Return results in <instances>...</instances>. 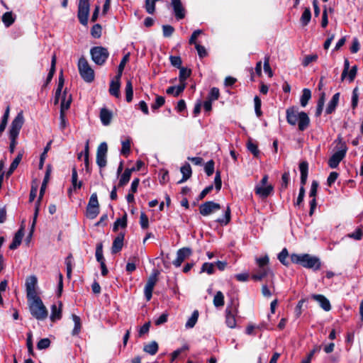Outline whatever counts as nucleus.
I'll use <instances>...</instances> for the list:
<instances>
[{
	"mask_svg": "<svg viewBox=\"0 0 363 363\" xmlns=\"http://www.w3.org/2000/svg\"><path fill=\"white\" fill-rule=\"evenodd\" d=\"M311 298L317 301L320 306L325 311L331 309V305L329 300L322 294H313Z\"/></svg>",
	"mask_w": 363,
	"mask_h": 363,
	"instance_id": "20",
	"label": "nucleus"
},
{
	"mask_svg": "<svg viewBox=\"0 0 363 363\" xmlns=\"http://www.w3.org/2000/svg\"><path fill=\"white\" fill-rule=\"evenodd\" d=\"M269 272V268H259L255 270V273L252 275V279L255 281H261L263 278L267 276Z\"/></svg>",
	"mask_w": 363,
	"mask_h": 363,
	"instance_id": "30",
	"label": "nucleus"
},
{
	"mask_svg": "<svg viewBox=\"0 0 363 363\" xmlns=\"http://www.w3.org/2000/svg\"><path fill=\"white\" fill-rule=\"evenodd\" d=\"M238 301L232 300L230 305L228 306L225 309V323L230 328H234L236 326L235 315L238 313Z\"/></svg>",
	"mask_w": 363,
	"mask_h": 363,
	"instance_id": "7",
	"label": "nucleus"
},
{
	"mask_svg": "<svg viewBox=\"0 0 363 363\" xmlns=\"http://www.w3.org/2000/svg\"><path fill=\"white\" fill-rule=\"evenodd\" d=\"M125 238L124 233H120L113 240L112 247H111V253L116 254L119 252L123 246V240Z\"/></svg>",
	"mask_w": 363,
	"mask_h": 363,
	"instance_id": "19",
	"label": "nucleus"
},
{
	"mask_svg": "<svg viewBox=\"0 0 363 363\" xmlns=\"http://www.w3.org/2000/svg\"><path fill=\"white\" fill-rule=\"evenodd\" d=\"M99 213V203L97 194L93 193L89 200L86 210V216L89 219H94Z\"/></svg>",
	"mask_w": 363,
	"mask_h": 363,
	"instance_id": "9",
	"label": "nucleus"
},
{
	"mask_svg": "<svg viewBox=\"0 0 363 363\" xmlns=\"http://www.w3.org/2000/svg\"><path fill=\"white\" fill-rule=\"evenodd\" d=\"M185 88L186 83H180L177 86H169L166 90V93L167 94H174V96H179L184 91Z\"/></svg>",
	"mask_w": 363,
	"mask_h": 363,
	"instance_id": "29",
	"label": "nucleus"
},
{
	"mask_svg": "<svg viewBox=\"0 0 363 363\" xmlns=\"http://www.w3.org/2000/svg\"><path fill=\"white\" fill-rule=\"evenodd\" d=\"M191 254L192 250L189 247H183L179 249L177 252V258L173 261V264L176 267H180L185 259L191 256Z\"/></svg>",
	"mask_w": 363,
	"mask_h": 363,
	"instance_id": "16",
	"label": "nucleus"
},
{
	"mask_svg": "<svg viewBox=\"0 0 363 363\" xmlns=\"http://www.w3.org/2000/svg\"><path fill=\"white\" fill-rule=\"evenodd\" d=\"M290 259L293 263L301 264L307 269H313L315 271L320 269L321 267L320 259L309 254H291Z\"/></svg>",
	"mask_w": 363,
	"mask_h": 363,
	"instance_id": "1",
	"label": "nucleus"
},
{
	"mask_svg": "<svg viewBox=\"0 0 363 363\" xmlns=\"http://www.w3.org/2000/svg\"><path fill=\"white\" fill-rule=\"evenodd\" d=\"M162 32L164 37L168 38L173 34L174 32V28L170 25H164L162 26Z\"/></svg>",
	"mask_w": 363,
	"mask_h": 363,
	"instance_id": "63",
	"label": "nucleus"
},
{
	"mask_svg": "<svg viewBox=\"0 0 363 363\" xmlns=\"http://www.w3.org/2000/svg\"><path fill=\"white\" fill-rule=\"evenodd\" d=\"M213 304L216 307H220L224 305V296L221 291H218L213 298Z\"/></svg>",
	"mask_w": 363,
	"mask_h": 363,
	"instance_id": "51",
	"label": "nucleus"
},
{
	"mask_svg": "<svg viewBox=\"0 0 363 363\" xmlns=\"http://www.w3.org/2000/svg\"><path fill=\"white\" fill-rule=\"evenodd\" d=\"M50 345V340L48 338H43L37 343V348L40 350L47 349Z\"/></svg>",
	"mask_w": 363,
	"mask_h": 363,
	"instance_id": "60",
	"label": "nucleus"
},
{
	"mask_svg": "<svg viewBox=\"0 0 363 363\" xmlns=\"http://www.w3.org/2000/svg\"><path fill=\"white\" fill-rule=\"evenodd\" d=\"M311 18V12L310 8H306L301 15L300 21L303 26H307Z\"/></svg>",
	"mask_w": 363,
	"mask_h": 363,
	"instance_id": "38",
	"label": "nucleus"
},
{
	"mask_svg": "<svg viewBox=\"0 0 363 363\" xmlns=\"http://www.w3.org/2000/svg\"><path fill=\"white\" fill-rule=\"evenodd\" d=\"M318 58V56L317 54L306 55L303 57L301 64L304 67H308L310 63L316 62Z\"/></svg>",
	"mask_w": 363,
	"mask_h": 363,
	"instance_id": "47",
	"label": "nucleus"
},
{
	"mask_svg": "<svg viewBox=\"0 0 363 363\" xmlns=\"http://www.w3.org/2000/svg\"><path fill=\"white\" fill-rule=\"evenodd\" d=\"M199 318V311L195 310L185 324L186 328H192L196 325Z\"/></svg>",
	"mask_w": 363,
	"mask_h": 363,
	"instance_id": "39",
	"label": "nucleus"
},
{
	"mask_svg": "<svg viewBox=\"0 0 363 363\" xmlns=\"http://www.w3.org/2000/svg\"><path fill=\"white\" fill-rule=\"evenodd\" d=\"M89 9V0H79L77 17L80 23L85 26L88 24Z\"/></svg>",
	"mask_w": 363,
	"mask_h": 363,
	"instance_id": "8",
	"label": "nucleus"
},
{
	"mask_svg": "<svg viewBox=\"0 0 363 363\" xmlns=\"http://www.w3.org/2000/svg\"><path fill=\"white\" fill-rule=\"evenodd\" d=\"M182 174V178L177 182V184H182L189 179L192 174L191 167L189 163H185L180 169Z\"/></svg>",
	"mask_w": 363,
	"mask_h": 363,
	"instance_id": "27",
	"label": "nucleus"
},
{
	"mask_svg": "<svg viewBox=\"0 0 363 363\" xmlns=\"http://www.w3.org/2000/svg\"><path fill=\"white\" fill-rule=\"evenodd\" d=\"M24 220L22 222V224L18 229V230L15 233V235L13 238L12 242L9 245V249L11 250H14L18 247V246L21 244L23 237L24 235Z\"/></svg>",
	"mask_w": 363,
	"mask_h": 363,
	"instance_id": "17",
	"label": "nucleus"
},
{
	"mask_svg": "<svg viewBox=\"0 0 363 363\" xmlns=\"http://www.w3.org/2000/svg\"><path fill=\"white\" fill-rule=\"evenodd\" d=\"M72 255H69L65 259V264L67 269V276L68 278L71 277L72 270Z\"/></svg>",
	"mask_w": 363,
	"mask_h": 363,
	"instance_id": "58",
	"label": "nucleus"
},
{
	"mask_svg": "<svg viewBox=\"0 0 363 363\" xmlns=\"http://www.w3.org/2000/svg\"><path fill=\"white\" fill-rule=\"evenodd\" d=\"M24 118L23 115V112H19L15 118L12 121L10 129H9V135H13L14 137H18L20 133V130L23 125Z\"/></svg>",
	"mask_w": 363,
	"mask_h": 363,
	"instance_id": "11",
	"label": "nucleus"
},
{
	"mask_svg": "<svg viewBox=\"0 0 363 363\" xmlns=\"http://www.w3.org/2000/svg\"><path fill=\"white\" fill-rule=\"evenodd\" d=\"M122 148L121 153L125 156H128L130 152V140L127 139L126 140L122 141Z\"/></svg>",
	"mask_w": 363,
	"mask_h": 363,
	"instance_id": "55",
	"label": "nucleus"
},
{
	"mask_svg": "<svg viewBox=\"0 0 363 363\" xmlns=\"http://www.w3.org/2000/svg\"><path fill=\"white\" fill-rule=\"evenodd\" d=\"M169 60H170V62H171V65L178 69L181 68L182 66V59L179 56H173V55H171L169 57Z\"/></svg>",
	"mask_w": 363,
	"mask_h": 363,
	"instance_id": "61",
	"label": "nucleus"
},
{
	"mask_svg": "<svg viewBox=\"0 0 363 363\" xmlns=\"http://www.w3.org/2000/svg\"><path fill=\"white\" fill-rule=\"evenodd\" d=\"M311 98V91L308 89H303L302 91V95L300 99V103L301 106L305 107L308 103L310 99Z\"/></svg>",
	"mask_w": 363,
	"mask_h": 363,
	"instance_id": "36",
	"label": "nucleus"
},
{
	"mask_svg": "<svg viewBox=\"0 0 363 363\" xmlns=\"http://www.w3.org/2000/svg\"><path fill=\"white\" fill-rule=\"evenodd\" d=\"M128 60H129V54H127L121 60V62L118 67L117 74L115 76V77H116L117 79L121 78L124 67H125V64Z\"/></svg>",
	"mask_w": 363,
	"mask_h": 363,
	"instance_id": "41",
	"label": "nucleus"
},
{
	"mask_svg": "<svg viewBox=\"0 0 363 363\" xmlns=\"http://www.w3.org/2000/svg\"><path fill=\"white\" fill-rule=\"evenodd\" d=\"M96 259L97 262H99L101 264L105 262V259L103 255V244L102 242H99L96 245Z\"/></svg>",
	"mask_w": 363,
	"mask_h": 363,
	"instance_id": "45",
	"label": "nucleus"
},
{
	"mask_svg": "<svg viewBox=\"0 0 363 363\" xmlns=\"http://www.w3.org/2000/svg\"><path fill=\"white\" fill-rule=\"evenodd\" d=\"M337 142V148L338 150L336 151L328 160V166L330 168L335 169L337 167L340 162L344 159L346 155L347 151V147L345 142L342 141V139L340 136H338L337 139L335 140Z\"/></svg>",
	"mask_w": 363,
	"mask_h": 363,
	"instance_id": "3",
	"label": "nucleus"
},
{
	"mask_svg": "<svg viewBox=\"0 0 363 363\" xmlns=\"http://www.w3.org/2000/svg\"><path fill=\"white\" fill-rule=\"evenodd\" d=\"M133 172H135V168H126L119 179L118 186L121 187L126 185L129 182Z\"/></svg>",
	"mask_w": 363,
	"mask_h": 363,
	"instance_id": "26",
	"label": "nucleus"
},
{
	"mask_svg": "<svg viewBox=\"0 0 363 363\" xmlns=\"http://www.w3.org/2000/svg\"><path fill=\"white\" fill-rule=\"evenodd\" d=\"M290 179V174L289 172H285L281 176V190L283 191L288 187Z\"/></svg>",
	"mask_w": 363,
	"mask_h": 363,
	"instance_id": "57",
	"label": "nucleus"
},
{
	"mask_svg": "<svg viewBox=\"0 0 363 363\" xmlns=\"http://www.w3.org/2000/svg\"><path fill=\"white\" fill-rule=\"evenodd\" d=\"M133 98V89L132 82L128 80L125 84V99L127 102L130 103L132 101Z\"/></svg>",
	"mask_w": 363,
	"mask_h": 363,
	"instance_id": "37",
	"label": "nucleus"
},
{
	"mask_svg": "<svg viewBox=\"0 0 363 363\" xmlns=\"http://www.w3.org/2000/svg\"><path fill=\"white\" fill-rule=\"evenodd\" d=\"M170 5L173 10V14L177 21L185 18L186 11L181 0H171Z\"/></svg>",
	"mask_w": 363,
	"mask_h": 363,
	"instance_id": "12",
	"label": "nucleus"
},
{
	"mask_svg": "<svg viewBox=\"0 0 363 363\" xmlns=\"http://www.w3.org/2000/svg\"><path fill=\"white\" fill-rule=\"evenodd\" d=\"M214 272V264L205 262L201 267L200 273L206 272L208 274H213Z\"/></svg>",
	"mask_w": 363,
	"mask_h": 363,
	"instance_id": "53",
	"label": "nucleus"
},
{
	"mask_svg": "<svg viewBox=\"0 0 363 363\" xmlns=\"http://www.w3.org/2000/svg\"><path fill=\"white\" fill-rule=\"evenodd\" d=\"M158 348L157 342L156 341H152L150 343L144 346L143 350L151 355H154L157 352Z\"/></svg>",
	"mask_w": 363,
	"mask_h": 363,
	"instance_id": "35",
	"label": "nucleus"
},
{
	"mask_svg": "<svg viewBox=\"0 0 363 363\" xmlns=\"http://www.w3.org/2000/svg\"><path fill=\"white\" fill-rule=\"evenodd\" d=\"M78 68L80 76L86 82L91 83L94 80V72L84 57L79 60Z\"/></svg>",
	"mask_w": 363,
	"mask_h": 363,
	"instance_id": "5",
	"label": "nucleus"
},
{
	"mask_svg": "<svg viewBox=\"0 0 363 363\" xmlns=\"http://www.w3.org/2000/svg\"><path fill=\"white\" fill-rule=\"evenodd\" d=\"M220 96V91L217 87H213L208 94V99L213 101L218 99Z\"/></svg>",
	"mask_w": 363,
	"mask_h": 363,
	"instance_id": "62",
	"label": "nucleus"
},
{
	"mask_svg": "<svg viewBox=\"0 0 363 363\" xmlns=\"http://www.w3.org/2000/svg\"><path fill=\"white\" fill-rule=\"evenodd\" d=\"M127 226V214L125 213L122 218H117L113 223V230L116 232L118 228H125Z\"/></svg>",
	"mask_w": 363,
	"mask_h": 363,
	"instance_id": "34",
	"label": "nucleus"
},
{
	"mask_svg": "<svg viewBox=\"0 0 363 363\" xmlns=\"http://www.w3.org/2000/svg\"><path fill=\"white\" fill-rule=\"evenodd\" d=\"M191 74V70L186 67H182L179 68V79L180 83H185L187 78Z\"/></svg>",
	"mask_w": 363,
	"mask_h": 363,
	"instance_id": "40",
	"label": "nucleus"
},
{
	"mask_svg": "<svg viewBox=\"0 0 363 363\" xmlns=\"http://www.w3.org/2000/svg\"><path fill=\"white\" fill-rule=\"evenodd\" d=\"M220 205L214 201H206L199 206V212L203 216H208L220 209Z\"/></svg>",
	"mask_w": 363,
	"mask_h": 363,
	"instance_id": "14",
	"label": "nucleus"
},
{
	"mask_svg": "<svg viewBox=\"0 0 363 363\" xmlns=\"http://www.w3.org/2000/svg\"><path fill=\"white\" fill-rule=\"evenodd\" d=\"M90 54L92 60L98 65H103L109 56L108 50L101 46L93 47L90 50Z\"/></svg>",
	"mask_w": 363,
	"mask_h": 363,
	"instance_id": "6",
	"label": "nucleus"
},
{
	"mask_svg": "<svg viewBox=\"0 0 363 363\" xmlns=\"http://www.w3.org/2000/svg\"><path fill=\"white\" fill-rule=\"evenodd\" d=\"M274 190L272 185L269 184L267 186L256 185L255 187V192L262 199L267 198Z\"/></svg>",
	"mask_w": 363,
	"mask_h": 363,
	"instance_id": "18",
	"label": "nucleus"
},
{
	"mask_svg": "<svg viewBox=\"0 0 363 363\" xmlns=\"http://www.w3.org/2000/svg\"><path fill=\"white\" fill-rule=\"evenodd\" d=\"M289 257V252L286 248H284L281 252L278 255V259L279 262L285 265L288 266L289 264V262L287 261V257Z\"/></svg>",
	"mask_w": 363,
	"mask_h": 363,
	"instance_id": "49",
	"label": "nucleus"
},
{
	"mask_svg": "<svg viewBox=\"0 0 363 363\" xmlns=\"http://www.w3.org/2000/svg\"><path fill=\"white\" fill-rule=\"evenodd\" d=\"M102 28L101 26L99 23H96L93 26L91 29V35L94 38H99L101 36Z\"/></svg>",
	"mask_w": 363,
	"mask_h": 363,
	"instance_id": "56",
	"label": "nucleus"
},
{
	"mask_svg": "<svg viewBox=\"0 0 363 363\" xmlns=\"http://www.w3.org/2000/svg\"><path fill=\"white\" fill-rule=\"evenodd\" d=\"M49 178H50V170L47 169V171L45 172V175L44 179H43V182L42 183V185H41V187H40V194H39V197H38V203H40V201L43 199V195L45 194V188H46V186H47V183H48V180H49Z\"/></svg>",
	"mask_w": 363,
	"mask_h": 363,
	"instance_id": "42",
	"label": "nucleus"
},
{
	"mask_svg": "<svg viewBox=\"0 0 363 363\" xmlns=\"http://www.w3.org/2000/svg\"><path fill=\"white\" fill-rule=\"evenodd\" d=\"M72 102V96L69 94L67 96V90L65 89L63 91L62 97L61 100V104H60V111H62L65 113L66 110H68L70 107V104Z\"/></svg>",
	"mask_w": 363,
	"mask_h": 363,
	"instance_id": "28",
	"label": "nucleus"
},
{
	"mask_svg": "<svg viewBox=\"0 0 363 363\" xmlns=\"http://www.w3.org/2000/svg\"><path fill=\"white\" fill-rule=\"evenodd\" d=\"M84 164L86 167V172H89V140H86L85 146H84Z\"/></svg>",
	"mask_w": 363,
	"mask_h": 363,
	"instance_id": "46",
	"label": "nucleus"
},
{
	"mask_svg": "<svg viewBox=\"0 0 363 363\" xmlns=\"http://www.w3.org/2000/svg\"><path fill=\"white\" fill-rule=\"evenodd\" d=\"M165 103V99L161 96H157L155 103L151 105V108L153 111H157L162 107Z\"/></svg>",
	"mask_w": 363,
	"mask_h": 363,
	"instance_id": "50",
	"label": "nucleus"
},
{
	"mask_svg": "<svg viewBox=\"0 0 363 363\" xmlns=\"http://www.w3.org/2000/svg\"><path fill=\"white\" fill-rule=\"evenodd\" d=\"M231 211L230 206L227 207L226 211H225L224 216L223 218H219L216 220V222L219 223L220 225H226L230 221L231 218Z\"/></svg>",
	"mask_w": 363,
	"mask_h": 363,
	"instance_id": "43",
	"label": "nucleus"
},
{
	"mask_svg": "<svg viewBox=\"0 0 363 363\" xmlns=\"http://www.w3.org/2000/svg\"><path fill=\"white\" fill-rule=\"evenodd\" d=\"M78 174L77 168L74 166L72 169V185L74 190L79 189L82 186V182L77 181Z\"/></svg>",
	"mask_w": 363,
	"mask_h": 363,
	"instance_id": "32",
	"label": "nucleus"
},
{
	"mask_svg": "<svg viewBox=\"0 0 363 363\" xmlns=\"http://www.w3.org/2000/svg\"><path fill=\"white\" fill-rule=\"evenodd\" d=\"M299 170L301 172V187L297 200L294 203V205L298 206H299L303 203L305 196L304 185L306 184L308 178V163L306 161H302L300 162Z\"/></svg>",
	"mask_w": 363,
	"mask_h": 363,
	"instance_id": "4",
	"label": "nucleus"
},
{
	"mask_svg": "<svg viewBox=\"0 0 363 363\" xmlns=\"http://www.w3.org/2000/svg\"><path fill=\"white\" fill-rule=\"evenodd\" d=\"M247 150L255 156L258 157L259 155V150L257 145L254 143L251 139L248 140L247 143Z\"/></svg>",
	"mask_w": 363,
	"mask_h": 363,
	"instance_id": "48",
	"label": "nucleus"
},
{
	"mask_svg": "<svg viewBox=\"0 0 363 363\" xmlns=\"http://www.w3.org/2000/svg\"><path fill=\"white\" fill-rule=\"evenodd\" d=\"M310 118L306 113L301 111L298 113V125L301 131L305 130L309 125Z\"/></svg>",
	"mask_w": 363,
	"mask_h": 363,
	"instance_id": "22",
	"label": "nucleus"
},
{
	"mask_svg": "<svg viewBox=\"0 0 363 363\" xmlns=\"http://www.w3.org/2000/svg\"><path fill=\"white\" fill-rule=\"evenodd\" d=\"M214 161L213 160L206 162L204 167L205 172L208 176H211L214 172Z\"/></svg>",
	"mask_w": 363,
	"mask_h": 363,
	"instance_id": "59",
	"label": "nucleus"
},
{
	"mask_svg": "<svg viewBox=\"0 0 363 363\" xmlns=\"http://www.w3.org/2000/svg\"><path fill=\"white\" fill-rule=\"evenodd\" d=\"M340 95V94L337 92L333 96L325 109L326 114H331L335 111L339 103Z\"/></svg>",
	"mask_w": 363,
	"mask_h": 363,
	"instance_id": "24",
	"label": "nucleus"
},
{
	"mask_svg": "<svg viewBox=\"0 0 363 363\" xmlns=\"http://www.w3.org/2000/svg\"><path fill=\"white\" fill-rule=\"evenodd\" d=\"M140 224L143 229H146L149 226V220L147 215L142 212L140 217Z\"/></svg>",
	"mask_w": 363,
	"mask_h": 363,
	"instance_id": "64",
	"label": "nucleus"
},
{
	"mask_svg": "<svg viewBox=\"0 0 363 363\" xmlns=\"http://www.w3.org/2000/svg\"><path fill=\"white\" fill-rule=\"evenodd\" d=\"M38 284V279L35 276H30L26 279V288L27 298H33L38 296L36 291V286Z\"/></svg>",
	"mask_w": 363,
	"mask_h": 363,
	"instance_id": "13",
	"label": "nucleus"
},
{
	"mask_svg": "<svg viewBox=\"0 0 363 363\" xmlns=\"http://www.w3.org/2000/svg\"><path fill=\"white\" fill-rule=\"evenodd\" d=\"M349 238L360 240L363 236V227L357 228L353 233L348 234Z\"/></svg>",
	"mask_w": 363,
	"mask_h": 363,
	"instance_id": "54",
	"label": "nucleus"
},
{
	"mask_svg": "<svg viewBox=\"0 0 363 363\" xmlns=\"http://www.w3.org/2000/svg\"><path fill=\"white\" fill-rule=\"evenodd\" d=\"M72 320L74 323V327L72 330V334L74 336L77 335L81 331V319L78 315L73 314Z\"/></svg>",
	"mask_w": 363,
	"mask_h": 363,
	"instance_id": "44",
	"label": "nucleus"
},
{
	"mask_svg": "<svg viewBox=\"0 0 363 363\" xmlns=\"http://www.w3.org/2000/svg\"><path fill=\"white\" fill-rule=\"evenodd\" d=\"M120 87H121V79H117L116 77H114V79H112L110 83V86H109L110 94L116 98H119Z\"/></svg>",
	"mask_w": 363,
	"mask_h": 363,
	"instance_id": "23",
	"label": "nucleus"
},
{
	"mask_svg": "<svg viewBox=\"0 0 363 363\" xmlns=\"http://www.w3.org/2000/svg\"><path fill=\"white\" fill-rule=\"evenodd\" d=\"M269 257L267 255H264V257L256 258V264L259 268H269Z\"/></svg>",
	"mask_w": 363,
	"mask_h": 363,
	"instance_id": "52",
	"label": "nucleus"
},
{
	"mask_svg": "<svg viewBox=\"0 0 363 363\" xmlns=\"http://www.w3.org/2000/svg\"><path fill=\"white\" fill-rule=\"evenodd\" d=\"M108 152V145L106 142L101 143L96 151V164L100 168H104L106 166V155Z\"/></svg>",
	"mask_w": 363,
	"mask_h": 363,
	"instance_id": "10",
	"label": "nucleus"
},
{
	"mask_svg": "<svg viewBox=\"0 0 363 363\" xmlns=\"http://www.w3.org/2000/svg\"><path fill=\"white\" fill-rule=\"evenodd\" d=\"M298 110L295 107H290L286 110V121L291 125H295L298 121Z\"/></svg>",
	"mask_w": 363,
	"mask_h": 363,
	"instance_id": "21",
	"label": "nucleus"
},
{
	"mask_svg": "<svg viewBox=\"0 0 363 363\" xmlns=\"http://www.w3.org/2000/svg\"><path fill=\"white\" fill-rule=\"evenodd\" d=\"M159 274L158 271H156L153 274H152L147 279V281L145 286L144 289V294L146 300L148 301L152 298V291L157 281V274Z\"/></svg>",
	"mask_w": 363,
	"mask_h": 363,
	"instance_id": "15",
	"label": "nucleus"
},
{
	"mask_svg": "<svg viewBox=\"0 0 363 363\" xmlns=\"http://www.w3.org/2000/svg\"><path fill=\"white\" fill-rule=\"evenodd\" d=\"M31 315L38 320H45L48 315V310L39 296L28 299Z\"/></svg>",
	"mask_w": 363,
	"mask_h": 363,
	"instance_id": "2",
	"label": "nucleus"
},
{
	"mask_svg": "<svg viewBox=\"0 0 363 363\" xmlns=\"http://www.w3.org/2000/svg\"><path fill=\"white\" fill-rule=\"evenodd\" d=\"M15 16H13L11 11H7L2 16V21L6 28L10 27L15 21Z\"/></svg>",
	"mask_w": 363,
	"mask_h": 363,
	"instance_id": "33",
	"label": "nucleus"
},
{
	"mask_svg": "<svg viewBox=\"0 0 363 363\" xmlns=\"http://www.w3.org/2000/svg\"><path fill=\"white\" fill-rule=\"evenodd\" d=\"M113 113L106 108H102L100 111V119L104 125H108L111 123Z\"/></svg>",
	"mask_w": 363,
	"mask_h": 363,
	"instance_id": "25",
	"label": "nucleus"
},
{
	"mask_svg": "<svg viewBox=\"0 0 363 363\" xmlns=\"http://www.w3.org/2000/svg\"><path fill=\"white\" fill-rule=\"evenodd\" d=\"M62 303L60 302V307L57 308L55 304H53L51 307V315L50 320L55 322L57 320H60L62 318Z\"/></svg>",
	"mask_w": 363,
	"mask_h": 363,
	"instance_id": "31",
	"label": "nucleus"
}]
</instances>
